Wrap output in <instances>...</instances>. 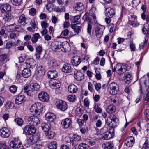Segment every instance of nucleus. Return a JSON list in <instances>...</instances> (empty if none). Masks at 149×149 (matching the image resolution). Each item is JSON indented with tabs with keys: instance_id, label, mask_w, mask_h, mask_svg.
I'll use <instances>...</instances> for the list:
<instances>
[{
	"instance_id": "50",
	"label": "nucleus",
	"mask_w": 149,
	"mask_h": 149,
	"mask_svg": "<svg viewBox=\"0 0 149 149\" xmlns=\"http://www.w3.org/2000/svg\"><path fill=\"white\" fill-rule=\"evenodd\" d=\"M45 132L46 136L48 138L50 139H52L53 137L54 136V134L51 131L50 132L49 130L48 131L46 132Z\"/></svg>"
},
{
	"instance_id": "45",
	"label": "nucleus",
	"mask_w": 149,
	"mask_h": 149,
	"mask_svg": "<svg viewBox=\"0 0 149 149\" xmlns=\"http://www.w3.org/2000/svg\"><path fill=\"white\" fill-rule=\"evenodd\" d=\"M15 121L19 126H21L23 124V121L21 118H17L15 119Z\"/></svg>"
},
{
	"instance_id": "12",
	"label": "nucleus",
	"mask_w": 149,
	"mask_h": 149,
	"mask_svg": "<svg viewBox=\"0 0 149 149\" xmlns=\"http://www.w3.org/2000/svg\"><path fill=\"white\" fill-rule=\"evenodd\" d=\"M101 138L102 140H108L110 139L113 136L114 133L113 132H111V130H109L101 134Z\"/></svg>"
},
{
	"instance_id": "23",
	"label": "nucleus",
	"mask_w": 149,
	"mask_h": 149,
	"mask_svg": "<svg viewBox=\"0 0 149 149\" xmlns=\"http://www.w3.org/2000/svg\"><path fill=\"white\" fill-rule=\"evenodd\" d=\"M31 72L30 69L28 68H24L22 72V76L24 78H28L31 75Z\"/></svg>"
},
{
	"instance_id": "37",
	"label": "nucleus",
	"mask_w": 149,
	"mask_h": 149,
	"mask_svg": "<svg viewBox=\"0 0 149 149\" xmlns=\"http://www.w3.org/2000/svg\"><path fill=\"white\" fill-rule=\"evenodd\" d=\"M116 110L115 107L113 105H110L108 107L107 109V111L109 113H114Z\"/></svg>"
},
{
	"instance_id": "44",
	"label": "nucleus",
	"mask_w": 149,
	"mask_h": 149,
	"mask_svg": "<svg viewBox=\"0 0 149 149\" xmlns=\"http://www.w3.org/2000/svg\"><path fill=\"white\" fill-rule=\"evenodd\" d=\"M49 149H56L57 144L56 141L51 142L48 146Z\"/></svg>"
},
{
	"instance_id": "41",
	"label": "nucleus",
	"mask_w": 149,
	"mask_h": 149,
	"mask_svg": "<svg viewBox=\"0 0 149 149\" xmlns=\"http://www.w3.org/2000/svg\"><path fill=\"white\" fill-rule=\"evenodd\" d=\"M71 27L74 30L75 32H77V33L79 32L81 28V26H79L75 24H71Z\"/></svg>"
},
{
	"instance_id": "1",
	"label": "nucleus",
	"mask_w": 149,
	"mask_h": 149,
	"mask_svg": "<svg viewBox=\"0 0 149 149\" xmlns=\"http://www.w3.org/2000/svg\"><path fill=\"white\" fill-rule=\"evenodd\" d=\"M118 120L116 116L114 115H111L108 117L106 120L107 125L110 127L114 128L118 125Z\"/></svg>"
},
{
	"instance_id": "16",
	"label": "nucleus",
	"mask_w": 149,
	"mask_h": 149,
	"mask_svg": "<svg viewBox=\"0 0 149 149\" xmlns=\"http://www.w3.org/2000/svg\"><path fill=\"white\" fill-rule=\"evenodd\" d=\"M70 45L69 43L65 41L61 44V50L65 52L68 51L70 49Z\"/></svg>"
},
{
	"instance_id": "39",
	"label": "nucleus",
	"mask_w": 149,
	"mask_h": 149,
	"mask_svg": "<svg viewBox=\"0 0 149 149\" xmlns=\"http://www.w3.org/2000/svg\"><path fill=\"white\" fill-rule=\"evenodd\" d=\"M40 38L39 33H37L33 35V37L31 39V41L33 43H36L39 38Z\"/></svg>"
},
{
	"instance_id": "26",
	"label": "nucleus",
	"mask_w": 149,
	"mask_h": 149,
	"mask_svg": "<svg viewBox=\"0 0 149 149\" xmlns=\"http://www.w3.org/2000/svg\"><path fill=\"white\" fill-rule=\"evenodd\" d=\"M42 51V48L40 46H37L36 47V52L35 55L36 56V58L38 60L40 58V56L41 54Z\"/></svg>"
},
{
	"instance_id": "20",
	"label": "nucleus",
	"mask_w": 149,
	"mask_h": 149,
	"mask_svg": "<svg viewBox=\"0 0 149 149\" xmlns=\"http://www.w3.org/2000/svg\"><path fill=\"white\" fill-rule=\"evenodd\" d=\"M39 138L38 136H31L27 140V142L32 145L37 143L39 140Z\"/></svg>"
},
{
	"instance_id": "61",
	"label": "nucleus",
	"mask_w": 149,
	"mask_h": 149,
	"mask_svg": "<svg viewBox=\"0 0 149 149\" xmlns=\"http://www.w3.org/2000/svg\"><path fill=\"white\" fill-rule=\"evenodd\" d=\"M36 10L34 8L31 9L29 11V14L32 16H34L36 13Z\"/></svg>"
},
{
	"instance_id": "57",
	"label": "nucleus",
	"mask_w": 149,
	"mask_h": 149,
	"mask_svg": "<svg viewBox=\"0 0 149 149\" xmlns=\"http://www.w3.org/2000/svg\"><path fill=\"white\" fill-rule=\"evenodd\" d=\"M26 19L25 18L24 15L23 14H22L19 17L18 22L20 23H21L25 22L26 21Z\"/></svg>"
},
{
	"instance_id": "55",
	"label": "nucleus",
	"mask_w": 149,
	"mask_h": 149,
	"mask_svg": "<svg viewBox=\"0 0 149 149\" xmlns=\"http://www.w3.org/2000/svg\"><path fill=\"white\" fill-rule=\"evenodd\" d=\"M100 70V69L97 68L95 70L96 74L95 75L96 77L97 80H100L101 79V76L99 70Z\"/></svg>"
},
{
	"instance_id": "52",
	"label": "nucleus",
	"mask_w": 149,
	"mask_h": 149,
	"mask_svg": "<svg viewBox=\"0 0 149 149\" xmlns=\"http://www.w3.org/2000/svg\"><path fill=\"white\" fill-rule=\"evenodd\" d=\"M69 33V31L68 29H65L62 32L60 36L62 38H64Z\"/></svg>"
},
{
	"instance_id": "24",
	"label": "nucleus",
	"mask_w": 149,
	"mask_h": 149,
	"mask_svg": "<svg viewBox=\"0 0 149 149\" xmlns=\"http://www.w3.org/2000/svg\"><path fill=\"white\" fill-rule=\"evenodd\" d=\"M0 8L3 13H6L8 12L11 10V7L9 4H6L1 5Z\"/></svg>"
},
{
	"instance_id": "54",
	"label": "nucleus",
	"mask_w": 149,
	"mask_h": 149,
	"mask_svg": "<svg viewBox=\"0 0 149 149\" xmlns=\"http://www.w3.org/2000/svg\"><path fill=\"white\" fill-rule=\"evenodd\" d=\"M7 55L6 54L0 55V61L1 62H5L7 61Z\"/></svg>"
},
{
	"instance_id": "64",
	"label": "nucleus",
	"mask_w": 149,
	"mask_h": 149,
	"mask_svg": "<svg viewBox=\"0 0 149 149\" xmlns=\"http://www.w3.org/2000/svg\"><path fill=\"white\" fill-rule=\"evenodd\" d=\"M129 24H130L134 27L137 26L139 25V24L137 22H136L133 21H129Z\"/></svg>"
},
{
	"instance_id": "25",
	"label": "nucleus",
	"mask_w": 149,
	"mask_h": 149,
	"mask_svg": "<svg viewBox=\"0 0 149 149\" xmlns=\"http://www.w3.org/2000/svg\"><path fill=\"white\" fill-rule=\"evenodd\" d=\"M47 75L49 78L53 79L57 77L58 73L55 70L49 71L47 72Z\"/></svg>"
},
{
	"instance_id": "30",
	"label": "nucleus",
	"mask_w": 149,
	"mask_h": 149,
	"mask_svg": "<svg viewBox=\"0 0 149 149\" xmlns=\"http://www.w3.org/2000/svg\"><path fill=\"white\" fill-rule=\"evenodd\" d=\"M25 63L27 66H29L31 68H33V67H35L36 65L35 61L32 58L27 59Z\"/></svg>"
},
{
	"instance_id": "3",
	"label": "nucleus",
	"mask_w": 149,
	"mask_h": 149,
	"mask_svg": "<svg viewBox=\"0 0 149 149\" xmlns=\"http://www.w3.org/2000/svg\"><path fill=\"white\" fill-rule=\"evenodd\" d=\"M92 17L94 19V21H95L96 19L95 12L92 9H91L90 10L89 14L87 13H86L83 16V19L84 20L90 22L92 19Z\"/></svg>"
},
{
	"instance_id": "11",
	"label": "nucleus",
	"mask_w": 149,
	"mask_h": 149,
	"mask_svg": "<svg viewBox=\"0 0 149 149\" xmlns=\"http://www.w3.org/2000/svg\"><path fill=\"white\" fill-rule=\"evenodd\" d=\"M56 105L57 107L61 111H64L68 107L66 103L63 100L57 102Z\"/></svg>"
},
{
	"instance_id": "28",
	"label": "nucleus",
	"mask_w": 149,
	"mask_h": 149,
	"mask_svg": "<svg viewBox=\"0 0 149 149\" xmlns=\"http://www.w3.org/2000/svg\"><path fill=\"white\" fill-rule=\"evenodd\" d=\"M25 100V97L23 95H20L17 96L15 99V103L18 105L23 102Z\"/></svg>"
},
{
	"instance_id": "18",
	"label": "nucleus",
	"mask_w": 149,
	"mask_h": 149,
	"mask_svg": "<svg viewBox=\"0 0 149 149\" xmlns=\"http://www.w3.org/2000/svg\"><path fill=\"white\" fill-rule=\"evenodd\" d=\"M81 139V137L77 135L74 134L72 138V145L73 147L76 146L78 142L80 141Z\"/></svg>"
},
{
	"instance_id": "53",
	"label": "nucleus",
	"mask_w": 149,
	"mask_h": 149,
	"mask_svg": "<svg viewBox=\"0 0 149 149\" xmlns=\"http://www.w3.org/2000/svg\"><path fill=\"white\" fill-rule=\"evenodd\" d=\"M67 98L70 102H73L75 100L76 97L74 95H71L68 96Z\"/></svg>"
},
{
	"instance_id": "47",
	"label": "nucleus",
	"mask_w": 149,
	"mask_h": 149,
	"mask_svg": "<svg viewBox=\"0 0 149 149\" xmlns=\"http://www.w3.org/2000/svg\"><path fill=\"white\" fill-rule=\"evenodd\" d=\"M79 149H90L89 146L84 143L80 144L78 146Z\"/></svg>"
},
{
	"instance_id": "43",
	"label": "nucleus",
	"mask_w": 149,
	"mask_h": 149,
	"mask_svg": "<svg viewBox=\"0 0 149 149\" xmlns=\"http://www.w3.org/2000/svg\"><path fill=\"white\" fill-rule=\"evenodd\" d=\"M145 40L143 43H142L140 44L139 50H141V49H143L147 45L148 42V39L146 37H145Z\"/></svg>"
},
{
	"instance_id": "6",
	"label": "nucleus",
	"mask_w": 149,
	"mask_h": 149,
	"mask_svg": "<svg viewBox=\"0 0 149 149\" xmlns=\"http://www.w3.org/2000/svg\"><path fill=\"white\" fill-rule=\"evenodd\" d=\"M109 88L111 93L113 95L116 94L119 90V86L115 83L112 82L110 84Z\"/></svg>"
},
{
	"instance_id": "48",
	"label": "nucleus",
	"mask_w": 149,
	"mask_h": 149,
	"mask_svg": "<svg viewBox=\"0 0 149 149\" xmlns=\"http://www.w3.org/2000/svg\"><path fill=\"white\" fill-rule=\"evenodd\" d=\"M77 10L78 11H81L84 8V6L83 3L79 2L77 4Z\"/></svg>"
},
{
	"instance_id": "10",
	"label": "nucleus",
	"mask_w": 149,
	"mask_h": 149,
	"mask_svg": "<svg viewBox=\"0 0 149 149\" xmlns=\"http://www.w3.org/2000/svg\"><path fill=\"white\" fill-rule=\"evenodd\" d=\"M36 129L33 126L27 125L24 128V132L27 135H30L35 133Z\"/></svg>"
},
{
	"instance_id": "21",
	"label": "nucleus",
	"mask_w": 149,
	"mask_h": 149,
	"mask_svg": "<svg viewBox=\"0 0 149 149\" xmlns=\"http://www.w3.org/2000/svg\"><path fill=\"white\" fill-rule=\"evenodd\" d=\"M45 118L47 121L50 122H52L55 120L56 116L53 113H48L46 114Z\"/></svg>"
},
{
	"instance_id": "22",
	"label": "nucleus",
	"mask_w": 149,
	"mask_h": 149,
	"mask_svg": "<svg viewBox=\"0 0 149 149\" xmlns=\"http://www.w3.org/2000/svg\"><path fill=\"white\" fill-rule=\"evenodd\" d=\"M81 62V58L78 56H75L74 57L71 61L72 64L73 65L76 66L79 65Z\"/></svg>"
},
{
	"instance_id": "4",
	"label": "nucleus",
	"mask_w": 149,
	"mask_h": 149,
	"mask_svg": "<svg viewBox=\"0 0 149 149\" xmlns=\"http://www.w3.org/2000/svg\"><path fill=\"white\" fill-rule=\"evenodd\" d=\"M104 29V27L101 25H98L95 28V34L99 41H100V38L102 36Z\"/></svg>"
},
{
	"instance_id": "7",
	"label": "nucleus",
	"mask_w": 149,
	"mask_h": 149,
	"mask_svg": "<svg viewBox=\"0 0 149 149\" xmlns=\"http://www.w3.org/2000/svg\"><path fill=\"white\" fill-rule=\"evenodd\" d=\"M10 133V130L6 127H3L0 129V136L2 138H8Z\"/></svg>"
},
{
	"instance_id": "40",
	"label": "nucleus",
	"mask_w": 149,
	"mask_h": 149,
	"mask_svg": "<svg viewBox=\"0 0 149 149\" xmlns=\"http://www.w3.org/2000/svg\"><path fill=\"white\" fill-rule=\"evenodd\" d=\"M14 106V104L10 101H7L5 104V108L7 109H12L13 108Z\"/></svg>"
},
{
	"instance_id": "62",
	"label": "nucleus",
	"mask_w": 149,
	"mask_h": 149,
	"mask_svg": "<svg viewBox=\"0 0 149 149\" xmlns=\"http://www.w3.org/2000/svg\"><path fill=\"white\" fill-rule=\"evenodd\" d=\"M142 149H149L148 144V141L146 140L143 144Z\"/></svg>"
},
{
	"instance_id": "5",
	"label": "nucleus",
	"mask_w": 149,
	"mask_h": 149,
	"mask_svg": "<svg viewBox=\"0 0 149 149\" xmlns=\"http://www.w3.org/2000/svg\"><path fill=\"white\" fill-rule=\"evenodd\" d=\"M27 120L28 123L33 126L37 125L40 123L38 118L34 115L29 117Z\"/></svg>"
},
{
	"instance_id": "9",
	"label": "nucleus",
	"mask_w": 149,
	"mask_h": 149,
	"mask_svg": "<svg viewBox=\"0 0 149 149\" xmlns=\"http://www.w3.org/2000/svg\"><path fill=\"white\" fill-rule=\"evenodd\" d=\"M21 145L22 142L19 139L17 138H15L11 141L10 144V147L15 149L20 147Z\"/></svg>"
},
{
	"instance_id": "51",
	"label": "nucleus",
	"mask_w": 149,
	"mask_h": 149,
	"mask_svg": "<svg viewBox=\"0 0 149 149\" xmlns=\"http://www.w3.org/2000/svg\"><path fill=\"white\" fill-rule=\"evenodd\" d=\"M17 89V87L14 85L11 86L9 88L10 91L13 94H14L16 92Z\"/></svg>"
},
{
	"instance_id": "27",
	"label": "nucleus",
	"mask_w": 149,
	"mask_h": 149,
	"mask_svg": "<svg viewBox=\"0 0 149 149\" xmlns=\"http://www.w3.org/2000/svg\"><path fill=\"white\" fill-rule=\"evenodd\" d=\"M51 46L52 49L54 51L61 49V43L60 42L56 41L53 42Z\"/></svg>"
},
{
	"instance_id": "32",
	"label": "nucleus",
	"mask_w": 149,
	"mask_h": 149,
	"mask_svg": "<svg viewBox=\"0 0 149 149\" xmlns=\"http://www.w3.org/2000/svg\"><path fill=\"white\" fill-rule=\"evenodd\" d=\"M41 127L42 130L45 132L49 130L51 127V125L49 123H43L41 125Z\"/></svg>"
},
{
	"instance_id": "46",
	"label": "nucleus",
	"mask_w": 149,
	"mask_h": 149,
	"mask_svg": "<svg viewBox=\"0 0 149 149\" xmlns=\"http://www.w3.org/2000/svg\"><path fill=\"white\" fill-rule=\"evenodd\" d=\"M49 65L51 67H55L58 66L56 61L54 59L51 60L49 62Z\"/></svg>"
},
{
	"instance_id": "19",
	"label": "nucleus",
	"mask_w": 149,
	"mask_h": 149,
	"mask_svg": "<svg viewBox=\"0 0 149 149\" xmlns=\"http://www.w3.org/2000/svg\"><path fill=\"white\" fill-rule=\"evenodd\" d=\"M135 139L132 136H130L127 138L125 141V143L129 147H132L135 143Z\"/></svg>"
},
{
	"instance_id": "56",
	"label": "nucleus",
	"mask_w": 149,
	"mask_h": 149,
	"mask_svg": "<svg viewBox=\"0 0 149 149\" xmlns=\"http://www.w3.org/2000/svg\"><path fill=\"white\" fill-rule=\"evenodd\" d=\"M75 76L74 77L78 81H80L82 80V77L80 76H81L82 74L81 73L78 72L76 73V74L75 73Z\"/></svg>"
},
{
	"instance_id": "15",
	"label": "nucleus",
	"mask_w": 149,
	"mask_h": 149,
	"mask_svg": "<svg viewBox=\"0 0 149 149\" xmlns=\"http://www.w3.org/2000/svg\"><path fill=\"white\" fill-rule=\"evenodd\" d=\"M49 85L51 88L56 89L60 88L61 84L59 81L51 80L49 82Z\"/></svg>"
},
{
	"instance_id": "60",
	"label": "nucleus",
	"mask_w": 149,
	"mask_h": 149,
	"mask_svg": "<svg viewBox=\"0 0 149 149\" xmlns=\"http://www.w3.org/2000/svg\"><path fill=\"white\" fill-rule=\"evenodd\" d=\"M11 2L14 5L16 6H19L21 2V0H11Z\"/></svg>"
},
{
	"instance_id": "17",
	"label": "nucleus",
	"mask_w": 149,
	"mask_h": 149,
	"mask_svg": "<svg viewBox=\"0 0 149 149\" xmlns=\"http://www.w3.org/2000/svg\"><path fill=\"white\" fill-rule=\"evenodd\" d=\"M105 13L107 17L110 18L113 17L115 15L114 10L110 7H109L106 9Z\"/></svg>"
},
{
	"instance_id": "31",
	"label": "nucleus",
	"mask_w": 149,
	"mask_h": 149,
	"mask_svg": "<svg viewBox=\"0 0 149 149\" xmlns=\"http://www.w3.org/2000/svg\"><path fill=\"white\" fill-rule=\"evenodd\" d=\"M62 70L65 73H70L71 71V66L70 65L68 64H65L63 67Z\"/></svg>"
},
{
	"instance_id": "38",
	"label": "nucleus",
	"mask_w": 149,
	"mask_h": 149,
	"mask_svg": "<svg viewBox=\"0 0 149 149\" xmlns=\"http://www.w3.org/2000/svg\"><path fill=\"white\" fill-rule=\"evenodd\" d=\"M5 29L8 32H12L14 31L16 29L14 24L6 26Z\"/></svg>"
},
{
	"instance_id": "8",
	"label": "nucleus",
	"mask_w": 149,
	"mask_h": 149,
	"mask_svg": "<svg viewBox=\"0 0 149 149\" xmlns=\"http://www.w3.org/2000/svg\"><path fill=\"white\" fill-rule=\"evenodd\" d=\"M39 99L42 101L47 102L48 101L49 99V95L46 92L42 91L39 93L38 95Z\"/></svg>"
},
{
	"instance_id": "35",
	"label": "nucleus",
	"mask_w": 149,
	"mask_h": 149,
	"mask_svg": "<svg viewBox=\"0 0 149 149\" xmlns=\"http://www.w3.org/2000/svg\"><path fill=\"white\" fill-rule=\"evenodd\" d=\"M102 146L104 149H113V145L111 142L105 143Z\"/></svg>"
},
{
	"instance_id": "42",
	"label": "nucleus",
	"mask_w": 149,
	"mask_h": 149,
	"mask_svg": "<svg viewBox=\"0 0 149 149\" xmlns=\"http://www.w3.org/2000/svg\"><path fill=\"white\" fill-rule=\"evenodd\" d=\"M13 18V17L11 15V14L7 13H5V15L3 17V19L6 22H9Z\"/></svg>"
},
{
	"instance_id": "63",
	"label": "nucleus",
	"mask_w": 149,
	"mask_h": 149,
	"mask_svg": "<svg viewBox=\"0 0 149 149\" xmlns=\"http://www.w3.org/2000/svg\"><path fill=\"white\" fill-rule=\"evenodd\" d=\"M143 33L146 34L147 37H149V29L143 28L142 29Z\"/></svg>"
},
{
	"instance_id": "36",
	"label": "nucleus",
	"mask_w": 149,
	"mask_h": 149,
	"mask_svg": "<svg viewBox=\"0 0 149 149\" xmlns=\"http://www.w3.org/2000/svg\"><path fill=\"white\" fill-rule=\"evenodd\" d=\"M37 74L39 76H42L44 75L45 73V71L44 68L42 66H39L37 68Z\"/></svg>"
},
{
	"instance_id": "2",
	"label": "nucleus",
	"mask_w": 149,
	"mask_h": 149,
	"mask_svg": "<svg viewBox=\"0 0 149 149\" xmlns=\"http://www.w3.org/2000/svg\"><path fill=\"white\" fill-rule=\"evenodd\" d=\"M42 107L41 103L37 102L33 104L30 109V111L33 113L38 115H39L42 113Z\"/></svg>"
},
{
	"instance_id": "13",
	"label": "nucleus",
	"mask_w": 149,
	"mask_h": 149,
	"mask_svg": "<svg viewBox=\"0 0 149 149\" xmlns=\"http://www.w3.org/2000/svg\"><path fill=\"white\" fill-rule=\"evenodd\" d=\"M123 67L124 68H122L120 64L118 63L114 67V68L113 70V71L115 72L118 71L120 72V73L123 74L127 70L126 68H125V67L126 68V65Z\"/></svg>"
},
{
	"instance_id": "33",
	"label": "nucleus",
	"mask_w": 149,
	"mask_h": 149,
	"mask_svg": "<svg viewBox=\"0 0 149 149\" xmlns=\"http://www.w3.org/2000/svg\"><path fill=\"white\" fill-rule=\"evenodd\" d=\"M132 77L131 74L129 73L125 74L124 79L125 81L127 83H129L132 80Z\"/></svg>"
},
{
	"instance_id": "34",
	"label": "nucleus",
	"mask_w": 149,
	"mask_h": 149,
	"mask_svg": "<svg viewBox=\"0 0 149 149\" xmlns=\"http://www.w3.org/2000/svg\"><path fill=\"white\" fill-rule=\"evenodd\" d=\"M30 88L33 91H37L40 89V86L38 83H35L31 84Z\"/></svg>"
},
{
	"instance_id": "49",
	"label": "nucleus",
	"mask_w": 149,
	"mask_h": 149,
	"mask_svg": "<svg viewBox=\"0 0 149 149\" xmlns=\"http://www.w3.org/2000/svg\"><path fill=\"white\" fill-rule=\"evenodd\" d=\"M18 35L15 33H10L9 38L11 40H16L17 39Z\"/></svg>"
},
{
	"instance_id": "59",
	"label": "nucleus",
	"mask_w": 149,
	"mask_h": 149,
	"mask_svg": "<svg viewBox=\"0 0 149 149\" xmlns=\"http://www.w3.org/2000/svg\"><path fill=\"white\" fill-rule=\"evenodd\" d=\"M15 42L12 43L10 42H9L6 44V48L8 49H9L11 47L15 45Z\"/></svg>"
},
{
	"instance_id": "58",
	"label": "nucleus",
	"mask_w": 149,
	"mask_h": 149,
	"mask_svg": "<svg viewBox=\"0 0 149 149\" xmlns=\"http://www.w3.org/2000/svg\"><path fill=\"white\" fill-rule=\"evenodd\" d=\"M94 109L96 112L97 113H100L102 112V110L101 108L99 107L98 105H95L94 107Z\"/></svg>"
},
{
	"instance_id": "14",
	"label": "nucleus",
	"mask_w": 149,
	"mask_h": 149,
	"mask_svg": "<svg viewBox=\"0 0 149 149\" xmlns=\"http://www.w3.org/2000/svg\"><path fill=\"white\" fill-rule=\"evenodd\" d=\"M61 125L63 128L67 129L72 124L71 120L70 118H66L62 120Z\"/></svg>"
},
{
	"instance_id": "29",
	"label": "nucleus",
	"mask_w": 149,
	"mask_h": 149,
	"mask_svg": "<svg viewBox=\"0 0 149 149\" xmlns=\"http://www.w3.org/2000/svg\"><path fill=\"white\" fill-rule=\"evenodd\" d=\"M68 91L71 93H75L78 91L77 87L74 84L70 85L68 86Z\"/></svg>"
}]
</instances>
